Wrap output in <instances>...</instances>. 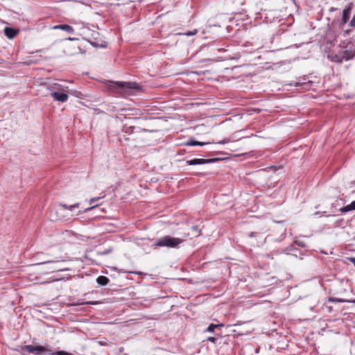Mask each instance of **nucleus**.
<instances>
[{"label":"nucleus","mask_w":355,"mask_h":355,"mask_svg":"<svg viewBox=\"0 0 355 355\" xmlns=\"http://www.w3.org/2000/svg\"><path fill=\"white\" fill-rule=\"evenodd\" d=\"M184 242V240L180 238L173 237L166 235L157 239L153 244L155 248L157 247H164L168 248H178L179 245Z\"/></svg>","instance_id":"1"},{"label":"nucleus","mask_w":355,"mask_h":355,"mask_svg":"<svg viewBox=\"0 0 355 355\" xmlns=\"http://www.w3.org/2000/svg\"><path fill=\"white\" fill-rule=\"evenodd\" d=\"M21 355H26V352L33 353L35 355H42L46 350L42 345H19L15 349Z\"/></svg>","instance_id":"2"},{"label":"nucleus","mask_w":355,"mask_h":355,"mask_svg":"<svg viewBox=\"0 0 355 355\" xmlns=\"http://www.w3.org/2000/svg\"><path fill=\"white\" fill-rule=\"evenodd\" d=\"M347 302V301L343 299L329 297L327 301H326L325 302L323 303L322 306H321V309L324 313H332L333 312L336 311V310L334 309V306L330 304L331 302Z\"/></svg>","instance_id":"3"},{"label":"nucleus","mask_w":355,"mask_h":355,"mask_svg":"<svg viewBox=\"0 0 355 355\" xmlns=\"http://www.w3.org/2000/svg\"><path fill=\"white\" fill-rule=\"evenodd\" d=\"M114 84L116 88L121 89L125 92L129 89L138 90L140 89V87L136 83L117 81L114 82Z\"/></svg>","instance_id":"4"},{"label":"nucleus","mask_w":355,"mask_h":355,"mask_svg":"<svg viewBox=\"0 0 355 355\" xmlns=\"http://www.w3.org/2000/svg\"><path fill=\"white\" fill-rule=\"evenodd\" d=\"M96 201H89V206L87 207H82V210H78V213L80 212H87L89 211H92L94 214L98 215L99 212H105V208L101 207V205L94 204Z\"/></svg>","instance_id":"5"},{"label":"nucleus","mask_w":355,"mask_h":355,"mask_svg":"<svg viewBox=\"0 0 355 355\" xmlns=\"http://www.w3.org/2000/svg\"><path fill=\"white\" fill-rule=\"evenodd\" d=\"M352 3H349L348 5H347L345 7V8L343 11V15H342L340 25V27H343L347 23V21L349 20V16L352 12Z\"/></svg>","instance_id":"6"},{"label":"nucleus","mask_w":355,"mask_h":355,"mask_svg":"<svg viewBox=\"0 0 355 355\" xmlns=\"http://www.w3.org/2000/svg\"><path fill=\"white\" fill-rule=\"evenodd\" d=\"M80 205V203L79 202H76L73 205H67L60 202L56 206V208L58 210H69L70 211H73L76 208H78Z\"/></svg>","instance_id":"7"},{"label":"nucleus","mask_w":355,"mask_h":355,"mask_svg":"<svg viewBox=\"0 0 355 355\" xmlns=\"http://www.w3.org/2000/svg\"><path fill=\"white\" fill-rule=\"evenodd\" d=\"M216 161V159H193L187 161L188 165L205 164Z\"/></svg>","instance_id":"8"},{"label":"nucleus","mask_w":355,"mask_h":355,"mask_svg":"<svg viewBox=\"0 0 355 355\" xmlns=\"http://www.w3.org/2000/svg\"><path fill=\"white\" fill-rule=\"evenodd\" d=\"M51 96L54 98L55 101L60 102H66L68 100V95L65 93L53 92L51 94Z\"/></svg>","instance_id":"9"},{"label":"nucleus","mask_w":355,"mask_h":355,"mask_svg":"<svg viewBox=\"0 0 355 355\" xmlns=\"http://www.w3.org/2000/svg\"><path fill=\"white\" fill-rule=\"evenodd\" d=\"M254 230L261 234L268 231V225L264 220H259Z\"/></svg>","instance_id":"10"},{"label":"nucleus","mask_w":355,"mask_h":355,"mask_svg":"<svg viewBox=\"0 0 355 355\" xmlns=\"http://www.w3.org/2000/svg\"><path fill=\"white\" fill-rule=\"evenodd\" d=\"M44 347V349H46L45 351V353H47L50 355H71V353H69V352H67L66 351H63V350L53 352L51 349V347L49 345H46Z\"/></svg>","instance_id":"11"},{"label":"nucleus","mask_w":355,"mask_h":355,"mask_svg":"<svg viewBox=\"0 0 355 355\" xmlns=\"http://www.w3.org/2000/svg\"><path fill=\"white\" fill-rule=\"evenodd\" d=\"M53 29H60L66 31L67 33L73 34L74 33V29L72 26L67 24H60L56 25L53 27Z\"/></svg>","instance_id":"12"},{"label":"nucleus","mask_w":355,"mask_h":355,"mask_svg":"<svg viewBox=\"0 0 355 355\" xmlns=\"http://www.w3.org/2000/svg\"><path fill=\"white\" fill-rule=\"evenodd\" d=\"M224 327H225V324L223 323H219V324L211 323L207 327L205 331L214 334L216 330H220V329H222Z\"/></svg>","instance_id":"13"},{"label":"nucleus","mask_w":355,"mask_h":355,"mask_svg":"<svg viewBox=\"0 0 355 355\" xmlns=\"http://www.w3.org/2000/svg\"><path fill=\"white\" fill-rule=\"evenodd\" d=\"M4 34L8 38L12 39L17 34V31L12 28L6 27Z\"/></svg>","instance_id":"14"},{"label":"nucleus","mask_w":355,"mask_h":355,"mask_svg":"<svg viewBox=\"0 0 355 355\" xmlns=\"http://www.w3.org/2000/svg\"><path fill=\"white\" fill-rule=\"evenodd\" d=\"M353 210H355V201H352V202L349 205H347L339 209V211H340L343 214H345Z\"/></svg>","instance_id":"15"},{"label":"nucleus","mask_w":355,"mask_h":355,"mask_svg":"<svg viewBox=\"0 0 355 355\" xmlns=\"http://www.w3.org/2000/svg\"><path fill=\"white\" fill-rule=\"evenodd\" d=\"M109 278L105 276L101 275L96 278V283L101 286H106L109 284Z\"/></svg>","instance_id":"16"},{"label":"nucleus","mask_w":355,"mask_h":355,"mask_svg":"<svg viewBox=\"0 0 355 355\" xmlns=\"http://www.w3.org/2000/svg\"><path fill=\"white\" fill-rule=\"evenodd\" d=\"M212 142H200V141H195L193 139H190L189 141H187V145L188 146H196V145H198V146H204L205 144H211Z\"/></svg>","instance_id":"17"},{"label":"nucleus","mask_w":355,"mask_h":355,"mask_svg":"<svg viewBox=\"0 0 355 355\" xmlns=\"http://www.w3.org/2000/svg\"><path fill=\"white\" fill-rule=\"evenodd\" d=\"M354 55V53L352 52H349L348 51L345 50L342 53L343 59L345 60H349L352 59Z\"/></svg>","instance_id":"18"},{"label":"nucleus","mask_w":355,"mask_h":355,"mask_svg":"<svg viewBox=\"0 0 355 355\" xmlns=\"http://www.w3.org/2000/svg\"><path fill=\"white\" fill-rule=\"evenodd\" d=\"M197 32H198V31L196 29L192 31H188L187 33H180V35H187V36H192V35H196L197 33Z\"/></svg>","instance_id":"19"},{"label":"nucleus","mask_w":355,"mask_h":355,"mask_svg":"<svg viewBox=\"0 0 355 355\" xmlns=\"http://www.w3.org/2000/svg\"><path fill=\"white\" fill-rule=\"evenodd\" d=\"M260 235V234H258L254 230V231H252L250 232L249 234H248V237L250 238H252V237H257V236H259Z\"/></svg>","instance_id":"20"},{"label":"nucleus","mask_w":355,"mask_h":355,"mask_svg":"<svg viewBox=\"0 0 355 355\" xmlns=\"http://www.w3.org/2000/svg\"><path fill=\"white\" fill-rule=\"evenodd\" d=\"M207 340L208 341H210L211 343H214V344H216L217 340H218V338L217 337H214V336H209L207 338Z\"/></svg>","instance_id":"21"},{"label":"nucleus","mask_w":355,"mask_h":355,"mask_svg":"<svg viewBox=\"0 0 355 355\" xmlns=\"http://www.w3.org/2000/svg\"><path fill=\"white\" fill-rule=\"evenodd\" d=\"M343 56L341 55V58H339L338 55H336L333 58L332 60L334 62H341L343 61Z\"/></svg>","instance_id":"22"},{"label":"nucleus","mask_w":355,"mask_h":355,"mask_svg":"<svg viewBox=\"0 0 355 355\" xmlns=\"http://www.w3.org/2000/svg\"><path fill=\"white\" fill-rule=\"evenodd\" d=\"M349 26L352 28L355 27V15L353 16L352 20L350 21Z\"/></svg>","instance_id":"23"},{"label":"nucleus","mask_w":355,"mask_h":355,"mask_svg":"<svg viewBox=\"0 0 355 355\" xmlns=\"http://www.w3.org/2000/svg\"><path fill=\"white\" fill-rule=\"evenodd\" d=\"M216 336H217V338L220 337L221 338L222 337V331H221V329L220 330H216L215 331V333L214 334Z\"/></svg>","instance_id":"24"},{"label":"nucleus","mask_w":355,"mask_h":355,"mask_svg":"<svg viewBox=\"0 0 355 355\" xmlns=\"http://www.w3.org/2000/svg\"><path fill=\"white\" fill-rule=\"evenodd\" d=\"M273 222L275 223H278V224H282L283 225V226H285L286 223V220H273Z\"/></svg>","instance_id":"25"},{"label":"nucleus","mask_w":355,"mask_h":355,"mask_svg":"<svg viewBox=\"0 0 355 355\" xmlns=\"http://www.w3.org/2000/svg\"><path fill=\"white\" fill-rule=\"evenodd\" d=\"M229 141H230V139H227L220 140V141H218L217 144H227Z\"/></svg>","instance_id":"26"},{"label":"nucleus","mask_w":355,"mask_h":355,"mask_svg":"<svg viewBox=\"0 0 355 355\" xmlns=\"http://www.w3.org/2000/svg\"><path fill=\"white\" fill-rule=\"evenodd\" d=\"M346 259L352 263L355 266V257H346Z\"/></svg>","instance_id":"27"},{"label":"nucleus","mask_w":355,"mask_h":355,"mask_svg":"<svg viewBox=\"0 0 355 355\" xmlns=\"http://www.w3.org/2000/svg\"><path fill=\"white\" fill-rule=\"evenodd\" d=\"M322 213L323 214L330 215L331 214H332L334 212L333 211H327V210H323V211H322Z\"/></svg>","instance_id":"28"},{"label":"nucleus","mask_w":355,"mask_h":355,"mask_svg":"<svg viewBox=\"0 0 355 355\" xmlns=\"http://www.w3.org/2000/svg\"><path fill=\"white\" fill-rule=\"evenodd\" d=\"M101 198H102V197H96V198H92L90 200H101Z\"/></svg>","instance_id":"29"},{"label":"nucleus","mask_w":355,"mask_h":355,"mask_svg":"<svg viewBox=\"0 0 355 355\" xmlns=\"http://www.w3.org/2000/svg\"><path fill=\"white\" fill-rule=\"evenodd\" d=\"M333 284L336 286V285H337V284H340V282H338V281H337V280H335V281L334 282Z\"/></svg>","instance_id":"30"},{"label":"nucleus","mask_w":355,"mask_h":355,"mask_svg":"<svg viewBox=\"0 0 355 355\" xmlns=\"http://www.w3.org/2000/svg\"><path fill=\"white\" fill-rule=\"evenodd\" d=\"M110 251H111L110 250H108L105 251V252H103L102 254H108Z\"/></svg>","instance_id":"31"},{"label":"nucleus","mask_w":355,"mask_h":355,"mask_svg":"<svg viewBox=\"0 0 355 355\" xmlns=\"http://www.w3.org/2000/svg\"><path fill=\"white\" fill-rule=\"evenodd\" d=\"M86 304H94L95 303H94V302H87Z\"/></svg>","instance_id":"32"},{"label":"nucleus","mask_w":355,"mask_h":355,"mask_svg":"<svg viewBox=\"0 0 355 355\" xmlns=\"http://www.w3.org/2000/svg\"><path fill=\"white\" fill-rule=\"evenodd\" d=\"M335 10H336V8H332L331 9V11H334Z\"/></svg>","instance_id":"33"},{"label":"nucleus","mask_w":355,"mask_h":355,"mask_svg":"<svg viewBox=\"0 0 355 355\" xmlns=\"http://www.w3.org/2000/svg\"><path fill=\"white\" fill-rule=\"evenodd\" d=\"M347 302H348L347 300H346ZM350 302H355V300H352V301H349Z\"/></svg>","instance_id":"34"},{"label":"nucleus","mask_w":355,"mask_h":355,"mask_svg":"<svg viewBox=\"0 0 355 355\" xmlns=\"http://www.w3.org/2000/svg\"><path fill=\"white\" fill-rule=\"evenodd\" d=\"M352 184H355V180L354 182H352Z\"/></svg>","instance_id":"35"}]
</instances>
